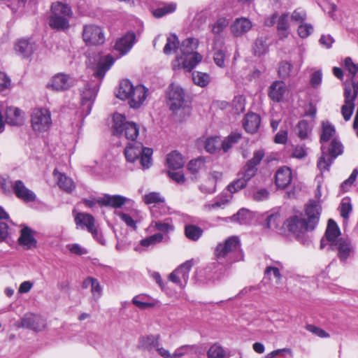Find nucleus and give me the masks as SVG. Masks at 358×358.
<instances>
[{
	"mask_svg": "<svg viewBox=\"0 0 358 358\" xmlns=\"http://www.w3.org/2000/svg\"><path fill=\"white\" fill-rule=\"evenodd\" d=\"M76 83L73 78L68 74L57 73L55 75L47 87L57 92H62L69 90Z\"/></svg>",
	"mask_w": 358,
	"mask_h": 358,
	"instance_id": "2eb2a0df",
	"label": "nucleus"
},
{
	"mask_svg": "<svg viewBox=\"0 0 358 358\" xmlns=\"http://www.w3.org/2000/svg\"><path fill=\"white\" fill-rule=\"evenodd\" d=\"M252 217V215L250 210L242 208L234 214L231 219L233 222H236L241 224H245L250 222Z\"/></svg>",
	"mask_w": 358,
	"mask_h": 358,
	"instance_id": "a19ab883",
	"label": "nucleus"
},
{
	"mask_svg": "<svg viewBox=\"0 0 358 358\" xmlns=\"http://www.w3.org/2000/svg\"><path fill=\"white\" fill-rule=\"evenodd\" d=\"M293 66L291 63L287 61L280 62L278 65V75L280 78L285 79L292 76Z\"/></svg>",
	"mask_w": 358,
	"mask_h": 358,
	"instance_id": "3c124183",
	"label": "nucleus"
},
{
	"mask_svg": "<svg viewBox=\"0 0 358 358\" xmlns=\"http://www.w3.org/2000/svg\"><path fill=\"white\" fill-rule=\"evenodd\" d=\"M117 215L121 218V220L125 222V224L133 229L136 228V222L133 220V218L127 213L119 212L117 213Z\"/></svg>",
	"mask_w": 358,
	"mask_h": 358,
	"instance_id": "338daca9",
	"label": "nucleus"
},
{
	"mask_svg": "<svg viewBox=\"0 0 358 358\" xmlns=\"http://www.w3.org/2000/svg\"><path fill=\"white\" fill-rule=\"evenodd\" d=\"M306 330L317 336L320 338H329V334L324 329L317 327L313 324H308L306 327Z\"/></svg>",
	"mask_w": 358,
	"mask_h": 358,
	"instance_id": "bf43d9fd",
	"label": "nucleus"
},
{
	"mask_svg": "<svg viewBox=\"0 0 358 358\" xmlns=\"http://www.w3.org/2000/svg\"><path fill=\"white\" fill-rule=\"evenodd\" d=\"M179 40L178 36L173 34L167 38L166 43L164 48L163 52L166 55L171 54L173 50L178 48Z\"/></svg>",
	"mask_w": 358,
	"mask_h": 358,
	"instance_id": "de8ad7c7",
	"label": "nucleus"
},
{
	"mask_svg": "<svg viewBox=\"0 0 358 358\" xmlns=\"http://www.w3.org/2000/svg\"><path fill=\"white\" fill-rule=\"evenodd\" d=\"M194 83L200 87H206L210 81V76L206 73L195 71L192 73Z\"/></svg>",
	"mask_w": 358,
	"mask_h": 358,
	"instance_id": "a18cd8bd",
	"label": "nucleus"
},
{
	"mask_svg": "<svg viewBox=\"0 0 358 358\" xmlns=\"http://www.w3.org/2000/svg\"><path fill=\"white\" fill-rule=\"evenodd\" d=\"M252 27L251 21L246 17L236 19L231 26V31L234 36L240 37L249 31Z\"/></svg>",
	"mask_w": 358,
	"mask_h": 358,
	"instance_id": "412c9836",
	"label": "nucleus"
},
{
	"mask_svg": "<svg viewBox=\"0 0 358 358\" xmlns=\"http://www.w3.org/2000/svg\"><path fill=\"white\" fill-rule=\"evenodd\" d=\"M185 234L187 238L195 241L202 236L203 230L198 226L187 224L185 227Z\"/></svg>",
	"mask_w": 358,
	"mask_h": 358,
	"instance_id": "37998d69",
	"label": "nucleus"
},
{
	"mask_svg": "<svg viewBox=\"0 0 358 358\" xmlns=\"http://www.w3.org/2000/svg\"><path fill=\"white\" fill-rule=\"evenodd\" d=\"M159 336L150 335L140 338L139 345L143 350H152L158 348Z\"/></svg>",
	"mask_w": 358,
	"mask_h": 358,
	"instance_id": "473e14b6",
	"label": "nucleus"
},
{
	"mask_svg": "<svg viewBox=\"0 0 358 358\" xmlns=\"http://www.w3.org/2000/svg\"><path fill=\"white\" fill-rule=\"evenodd\" d=\"M193 266V261L188 260L181 264L177 269L178 271V275H180L181 280L185 285L189 278V273Z\"/></svg>",
	"mask_w": 358,
	"mask_h": 358,
	"instance_id": "49530a36",
	"label": "nucleus"
},
{
	"mask_svg": "<svg viewBox=\"0 0 358 358\" xmlns=\"http://www.w3.org/2000/svg\"><path fill=\"white\" fill-rule=\"evenodd\" d=\"M341 235L340 229L336 224V222L332 219H329L328 220L327 229L325 231V238L328 242L329 245H331V243L337 241Z\"/></svg>",
	"mask_w": 358,
	"mask_h": 358,
	"instance_id": "cd10ccee",
	"label": "nucleus"
},
{
	"mask_svg": "<svg viewBox=\"0 0 358 358\" xmlns=\"http://www.w3.org/2000/svg\"><path fill=\"white\" fill-rule=\"evenodd\" d=\"M336 133V130L334 126L327 122H323L322 124V132L320 136V143L324 144L328 142Z\"/></svg>",
	"mask_w": 358,
	"mask_h": 358,
	"instance_id": "c03bdc74",
	"label": "nucleus"
},
{
	"mask_svg": "<svg viewBox=\"0 0 358 358\" xmlns=\"http://www.w3.org/2000/svg\"><path fill=\"white\" fill-rule=\"evenodd\" d=\"M344 65L345 70L348 72V76H350V83H348L347 81L345 83L352 88V82H357V80H355V76L358 73V64L354 63L350 57H346L344 61ZM352 90H353V89Z\"/></svg>",
	"mask_w": 358,
	"mask_h": 358,
	"instance_id": "e433bc0d",
	"label": "nucleus"
},
{
	"mask_svg": "<svg viewBox=\"0 0 358 358\" xmlns=\"http://www.w3.org/2000/svg\"><path fill=\"white\" fill-rule=\"evenodd\" d=\"M166 164L171 169H181L185 164L182 155L177 150L172 151L166 156Z\"/></svg>",
	"mask_w": 358,
	"mask_h": 358,
	"instance_id": "c85d7f7f",
	"label": "nucleus"
},
{
	"mask_svg": "<svg viewBox=\"0 0 358 358\" xmlns=\"http://www.w3.org/2000/svg\"><path fill=\"white\" fill-rule=\"evenodd\" d=\"M228 24L229 22L226 18L220 17L212 25L211 31L214 34L220 35Z\"/></svg>",
	"mask_w": 358,
	"mask_h": 358,
	"instance_id": "5fc2aeb1",
	"label": "nucleus"
},
{
	"mask_svg": "<svg viewBox=\"0 0 358 358\" xmlns=\"http://www.w3.org/2000/svg\"><path fill=\"white\" fill-rule=\"evenodd\" d=\"M352 211V205L348 201H343L340 206L341 215L347 219Z\"/></svg>",
	"mask_w": 358,
	"mask_h": 358,
	"instance_id": "69168bd1",
	"label": "nucleus"
},
{
	"mask_svg": "<svg viewBox=\"0 0 358 358\" xmlns=\"http://www.w3.org/2000/svg\"><path fill=\"white\" fill-rule=\"evenodd\" d=\"M329 247L331 250L337 252V256L342 262H345L355 252L351 241L347 238L341 237Z\"/></svg>",
	"mask_w": 358,
	"mask_h": 358,
	"instance_id": "f8f14e48",
	"label": "nucleus"
},
{
	"mask_svg": "<svg viewBox=\"0 0 358 358\" xmlns=\"http://www.w3.org/2000/svg\"><path fill=\"white\" fill-rule=\"evenodd\" d=\"M24 113L18 108L10 106L6 110V122L11 126H22L24 123Z\"/></svg>",
	"mask_w": 358,
	"mask_h": 358,
	"instance_id": "f3484780",
	"label": "nucleus"
},
{
	"mask_svg": "<svg viewBox=\"0 0 358 358\" xmlns=\"http://www.w3.org/2000/svg\"><path fill=\"white\" fill-rule=\"evenodd\" d=\"M167 174L170 178L178 184H183L185 182V176L181 171L173 172L168 171Z\"/></svg>",
	"mask_w": 358,
	"mask_h": 358,
	"instance_id": "0e129e2a",
	"label": "nucleus"
},
{
	"mask_svg": "<svg viewBox=\"0 0 358 358\" xmlns=\"http://www.w3.org/2000/svg\"><path fill=\"white\" fill-rule=\"evenodd\" d=\"M306 18V13L303 10L296 9L293 11L291 19L296 23H303Z\"/></svg>",
	"mask_w": 358,
	"mask_h": 358,
	"instance_id": "e2e57ef3",
	"label": "nucleus"
},
{
	"mask_svg": "<svg viewBox=\"0 0 358 358\" xmlns=\"http://www.w3.org/2000/svg\"><path fill=\"white\" fill-rule=\"evenodd\" d=\"M152 155V150L149 148H145L143 149V152L140 155V162L141 164L144 168H149L151 164V156Z\"/></svg>",
	"mask_w": 358,
	"mask_h": 358,
	"instance_id": "4d7b16f0",
	"label": "nucleus"
},
{
	"mask_svg": "<svg viewBox=\"0 0 358 358\" xmlns=\"http://www.w3.org/2000/svg\"><path fill=\"white\" fill-rule=\"evenodd\" d=\"M321 209V206L317 202L310 201L306 208V219L294 215L287 219L284 224L289 232L299 237L307 231H312L315 228L320 220Z\"/></svg>",
	"mask_w": 358,
	"mask_h": 358,
	"instance_id": "f257e3e1",
	"label": "nucleus"
},
{
	"mask_svg": "<svg viewBox=\"0 0 358 358\" xmlns=\"http://www.w3.org/2000/svg\"><path fill=\"white\" fill-rule=\"evenodd\" d=\"M275 184L278 187L281 189L286 188L292 182V175L289 168L280 167L275 173Z\"/></svg>",
	"mask_w": 358,
	"mask_h": 358,
	"instance_id": "b1692460",
	"label": "nucleus"
},
{
	"mask_svg": "<svg viewBox=\"0 0 358 358\" xmlns=\"http://www.w3.org/2000/svg\"><path fill=\"white\" fill-rule=\"evenodd\" d=\"M52 124L50 112L46 108H35L31 114V126L36 133L46 131Z\"/></svg>",
	"mask_w": 358,
	"mask_h": 358,
	"instance_id": "6e6552de",
	"label": "nucleus"
},
{
	"mask_svg": "<svg viewBox=\"0 0 358 358\" xmlns=\"http://www.w3.org/2000/svg\"><path fill=\"white\" fill-rule=\"evenodd\" d=\"M15 325L18 328H27L35 331H41L45 327V321L39 315L27 313L16 322Z\"/></svg>",
	"mask_w": 358,
	"mask_h": 358,
	"instance_id": "ddd939ff",
	"label": "nucleus"
},
{
	"mask_svg": "<svg viewBox=\"0 0 358 358\" xmlns=\"http://www.w3.org/2000/svg\"><path fill=\"white\" fill-rule=\"evenodd\" d=\"M73 17L71 6L62 1H56L51 5V13L48 24L54 30L65 31L70 27V20Z\"/></svg>",
	"mask_w": 358,
	"mask_h": 358,
	"instance_id": "20e7f679",
	"label": "nucleus"
},
{
	"mask_svg": "<svg viewBox=\"0 0 358 358\" xmlns=\"http://www.w3.org/2000/svg\"><path fill=\"white\" fill-rule=\"evenodd\" d=\"M113 63L114 59L112 56L108 55L102 57L94 72V76L97 78L102 79L106 71L112 66Z\"/></svg>",
	"mask_w": 358,
	"mask_h": 358,
	"instance_id": "bb28decb",
	"label": "nucleus"
},
{
	"mask_svg": "<svg viewBox=\"0 0 358 358\" xmlns=\"http://www.w3.org/2000/svg\"><path fill=\"white\" fill-rule=\"evenodd\" d=\"M91 292L96 300L99 299L102 294V287L96 278H94L93 283L91 285Z\"/></svg>",
	"mask_w": 358,
	"mask_h": 358,
	"instance_id": "680f3d73",
	"label": "nucleus"
},
{
	"mask_svg": "<svg viewBox=\"0 0 358 358\" xmlns=\"http://www.w3.org/2000/svg\"><path fill=\"white\" fill-rule=\"evenodd\" d=\"M313 31V27L310 24H301L298 28V34L301 38L308 37Z\"/></svg>",
	"mask_w": 358,
	"mask_h": 358,
	"instance_id": "052dcab7",
	"label": "nucleus"
},
{
	"mask_svg": "<svg viewBox=\"0 0 358 358\" xmlns=\"http://www.w3.org/2000/svg\"><path fill=\"white\" fill-rule=\"evenodd\" d=\"M185 94L183 89L178 85H171L168 93L167 104L173 112L184 109L186 106Z\"/></svg>",
	"mask_w": 358,
	"mask_h": 358,
	"instance_id": "9d476101",
	"label": "nucleus"
},
{
	"mask_svg": "<svg viewBox=\"0 0 358 358\" xmlns=\"http://www.w3.org/2000/svg\"><path fill=\"white\" fill-rule=\"evenodd\" d=\"M142 143L139 142H133L128 144L124 149V155L129 162H134L139 159L140 155L143 152Z\"/></svg>",
	"mask_w": 358,
	"mask_h": 358,
	"instance_id": "393cba45",
	"label": "nucleus"
},
{
	"mask_svg": "<svg viewBox=\"0 0 358 358\" xmlns=\"http://www.w3.org/2000/svg\"><path fill=\"white\" fill-rule=\"evenodd\" d=\"M151 226L155 227L157 230L164 233H169V231H173L174 229L173 226L169 222H162L156 220H153L152 222Z\"/></svg>",
	"mask_w": 358,
	"mask_h": 358,
	"instance_id": "13d9d810",
	"label": "nucleus"
},
{
	"mask_svg": "<svg viewBox=\"0 0 358 358\" xmlns=\"http://www.w3.org/2000/svg\"><path fill=\"white\" fill-rule=\"evenodd\" d=\"M35 231L30 227L24 226L21 229L20 236L18 238V243L26 250L36 248L37 241L34 237Z\"/></svg>",
	"mask_w": 358,
	"mask_h": 358,
	"instance_id": "dca6fc26",
	"label": "nucleus"
},
{
	"mask_svg": "<svg viewBox=\"0 0 358 358\" xmlns=\"http://www.w3.org/2000/svg\"><path fill=\"white\" fill-rule=\"evenodd\" d=\"M215 255L220 264H231L243 259V252L238 237L231 236L224 242L219 243L215 248Z\"/></svg>",
	"mask_w": 358,
	"mask_h": 358,
	"instance_id": "7ed1b4c3",
	"label": "nucleus"
},
{
	"mask_svg": "<svg viewBox=\"0 0 358 358\" xmlns=\"http://www.w3.org/2000/svg\"><path fill=\"white\" fill-rule=\"evenodd\" d=\"M289 28V14L283 13L278 17L277 23V30L280 39L288 36Z\"/></svg>",
	"mask_w": 358,
	"mask_h": 358,
	"instance_id": "2f4dec72",
	"label": "nucleus"
},
{
	"mask_svg": "<svg viewBox=\"0 0 358 358\" xmlns=\"http://www.w3.org/2000/svg\"><path fill=\"white\" fill-rule=\"evenodd\" d=\"M266 36L257 37L252 45V51L255 56H261L268 50V45Z\"/></svg>",
	"mask_w": 358,
	"mask_h": 358,
	"instance_id": "c9c22d12",
	"label": "nucleus"
},
{
	"mask_svg": "<svg viewBox=\"0 0 358 358\" xmlns=\"http://www.w3.org/2000/svg\"><path fill=\"white\" fill-rule=\"evenodd\" d=\"M176 8L177 4L176 3H165L155 9L152 13L155 17L160 18L167 14L173 13L176 10Z\"/></svg>",
	"mask_w": 358,
	"mask_h": 358,
	"instance_id": "58836bf2",
	"label": "nucleus"
},
{
	"mask_svg": "<svg viewBox=\"0 0 358 358\" xmlns=\"http://www.w3.org/2000/svg\"><path fill=\"white\" fill-rule=\"evenodd\" d=\"M53 174L57 178V185L61 189L66 192H71L74 189L75 184L71 178L58 172L57 169L54 170Z\"/></svg>",
	"mask_w": 358,
	"mask_h": 358,
	"instance_id": "7c9ffc66",
	"label": "nucleus"
},
{
	"mask_svg": "<svg viewBox=\"0 0 358 358\" xmlns=\"http://www.w3.org/2000/svg\"><path fill=\"white\" fill-rule=\"evenodd\" d=\"M98 89V85L94 82L85 83L80 89L81 111L85 116L88 115L91 112Z\"/></svg>",
	"mask_w": 358,
	"mask_h": 358,
	"instance_id": "0eeeda50",
	"label": "nucleus"
},
{
	"mask_svg": "<svg viewBox=\"0 0 358 358\" xmlns=\"http://www.w3.org/2000/svg\"><path fill=\"white\" fill-rule=\"evenodd\" d=\"M222 148V140L218 136H212L206 139L205 149L209 153H215Z\"/></svg>",
	"mask_w": 358,
	"mask_h": 358,
	"instance_id": "79ce46f5",
	"label": "nucleus"
},
{
	"mask_svg": "<svg viewBox=\"0 0 358 358\" xmlns=\"http://www.w3.org/2000/svg\"><path fill=\"white\" fill-rule=\"evenodd\" d=\"M281 223L282 220L279 215L271 214L266 217L265 224L268 229H276L280 227Z\"/></svg>",
	"mask_w": 358,
	"mask_h": 358,
	"instance_id": "6e6d98bb",
	"label": "nucleus"
},
{
	"mask_svg": "<svg viewBox=\"0 0 358 358\" xmlns=\"http://www.w3.org/2000/svg\"><path fill=\"white\" fill-rule=\"evenodd\" d=\"M139 133V127L134 122L127 121L126 117L120 113L113 115V134L134 141Z\"/></svg>",
	"mask_w": 358,
	"mask_h": 358,
	"instance_id": "39448f33",
	"label": "nucleus"
},
{
	"mask_svg": "<svg viewBox=\"0 0 358 358\" xmlns=\"http://www.w3.org/2000/svg\"><path fill=\"white\" fill-rule=\"evenodd\" d=\"M294 131L301 140H304L309 138L312 131V127L308 121L303 120L298 122Z\"/></svg>",
	"mask_w": 358,
	"mask_h": 358,
	"instance_id": "f704fd0d",
	"label": "nucleus"
},
{
	"mask_svg": "<svg viewBox=\"0 0 358 358\" xmlns=\"http://www.w3.org/2000/svg\"><path fill=\"white\" fill-rule=\"evenodd\" d=\"M287 91L285 83L282 81L276 80L268 87V94L273 101L278 103L282 101Z\"/></svg>",
	"mask_w": 358,
	"mask_h": 358,
	"instance_id": "6ab92c4d",
	"label": "nucleus"
},
{
	"mask_svg": "<svg viewBox=\"0 0 358 358\" xmlns=\"http://www.w3.org/2000/svg\"><path fill=\"white\" fill-rule=\"evenodd\" d=\"M213 60L217 66L220 68L225 66V58H226V48L224 45L220 44V46H215L213 49Z\"/></svg>",
	"mask_w": 358,
	"mask_h": 358,
	"instance_id": "ea45409f",
	"label": "nucleus"
},
{
	"mask_svg": "<svg viewBox=\"0 0 358 358\" xmlns=\"http://www.w3.org/2000/svg\"><path fill=\"white\" fill-rule=\"evenodd\" d=\"M148 90L143 85H138L135 87L129 96V104L131 108H138L141 106L147 96Z\"/></svg>",
	"mask_w": 358,
	"mask_h": 358,
	"instance_id": "5701e85b",
	"label": "nucleus"
},
{
	"mask_svg": "<svg viewBox=\"0 0 358 358\" xmlns=\"http://www.w3.org/2000/svg\"><path fill=\"white\" fill-rule=\"evenodd\" d=\"M135 41L136 34L134 32H128L116 41L115 48L120 54L124 55L131 49Z\"/></svg>",
	"mask_w": 358,
	"mask_h": 358,
	"instance_id": "aec40b11",
	"label": "nucleus"
},
{
	"mask_svg": "<svg viewBox=\"0 0 358 358\" xmlns=\"http://www.w3.org/2000/svg\"><path fill=\"white\" fill-rule=\"evenodd\" d=\"M83 38L87 45H99L105 41L103 29L94 24H87L83 27Z\"/></svg>",
	"mask_w": 358,
	"mask_h": 358,
	"instance_id": "1a4fd4ad",
	"label": "nucleus"
},
{
	"mask_svg": "<svg viewBox=\"0 0 358 358\" xmlns=\"http://www.w3.org/2000/svg\"><path fill=\"white\" fill-rule=\"evenodd\" d=\"M134 88L135 87H134L129 80H122L120 83L117 96L122 100L128 99L129 96H131V93Z\"/></svg>",
	"mask_w": 358,
	"mask_h": 358,
	"instance_id": "72a5a7b5",
	"label": "nucleus"
},
{
	"mask_svg": "<svg viewBox=\"0 0 358 358\" xmlns=\"http://www.w3.org/2000/svg\"><path fill=\"white\" fill-rule=\"evenodd\" d=\"M241 138V134L232 133L224 140L222 141V149L227 152L234 144L237 143Z\"/></svg>",
	"mask_w": 358,
	"mask_h": 358,
	"instance_id": "09e8293b",
	"label": "nucleus"
},
{
	"mask_svg": "<svg viewBox=\"0 0 358 358\" xmlns=\"http://www.w3.org/2000/svg\"><path fill=\"white\" fill-rule=\"evenodd\" d=\"M248 182L241 176H238V178L231 182L227 188L231 193H236L243 189L247 185Z\"/></svg>",
	"mask_w": 358,
	"mask_h": 358,
	"instance_id": "603ef678",
	"label": "nucleus"
},
{
	"mask_svg": "<svg viewBox=\"0 0 358 358\" xmlns=\"http://www.w3.org/2000/svg\"><path fill=\"white\" fill-rule=\"evenodd\" d=\"M208 358H225L224 350L217 344H214L207 352Z\"/></svg>",
	"mask_w": 358,
	"mask_h": 358,
	"instance_id": "864d4df0",
	"label": "nucleus"
},
{
	"mask_svg": "<svg viewBox=\"0 0 358 358\" xmlns=\"http://www.w3.org/2000/svg\"><path fill=\"white\" fill-rule=\"evenodd\" d=\"M143 201L146 204H153L150 208V211L155 218L159 217L158 210H162V213H166L168 211L164 198L161 196L158 192H153L144 195Z\"/></svg>",
	"mask_w": 358,
	"mask_h": 358,
	"instance_id": "4468645a",
	"label": "nucleus"
},
{
	"mask_svg": "<svg viewBox=\"0 0 358 358\" xmlns=\"http://www.w3.org/2000/svg\"><path fill=\"white\" fill-rule=\"evenodd\" d=\"M205 159L199 157L196 159H192L187 164L188 170L193 174L199 173L205 166Z\"/></svg>",
	"mask_w": 358,
	"mask_h": 358,
	"instance_id": "8fccbe9b",
	"label": "nucleus"
},
{
	"mask_svg": "<svg viewBox=\"0 0 358 358\" xmlns=\"http://www.w3.org/2000/svg\"><path fill=\"white\" fill-rule=\"evenodd\" d=\"M199 41L195 38H188L182 41L178 46L181 56H177L172 62L173 70L183 69L190 72L199 62L203 57L201 54L195 52L198 48Z\"/></svg>",
	"mask_w": 358,
	"mask_h": 358,
	"instance_id": "f03ea898",
	"label": "nucleus"
},
{
	"mask_svg": "<svg viewBox=\"0 0 358 358\" xmlns=\"http://www.w3.org/2000/svg\"><path fill=\"white\" fill-rule=\"evenodd\" d=\"M67 248L71 253L78 255H85L87 253V250L86 249L82 248L80 245L76 243L68 245Z\"/></svg>",
	"mask_w": 358,
	"mask_h": 358,
	"instance_id": "774afa93",
	"label": "nucleus"
},
{
	"mask_svg": "<svg viewBox=\"0 0 358 358\" xmlns=\"http://www.w3.org/2000/svg\"><path fill=\"white\" fill-rule=\"evenodd\" d=\"M13 189L17 197L24 201L29 202L36 200L35 194L27 189L22 180H16L12 184Z\"/></svg>",
	"mask_w": 358,
	"mask_h": 358,
	"instance_id": "a211bd4d",
	"label": "nucleus"
},
{
	"mask_svg": "<svg viewBox=\"0 0 358 358\" xmlns=\"http://www.w3.org/2000/svg\"><path fill=\"white\" fill-rule=\"evenodd\" d=\"M128 201L129 199L121 195L106 194L103 197L98 199V203L101 206L119 208Z\"/></svg>",
	"mask_w": 358,
	"mask_h": 358,
	"instance_id": "4be33fe9",
	"label": "nucleus"
},
{
	"mask_svg": "<svg viewBox=\"0 0 358 358\" xmlns=\"http://www.w3.org/2000/svg\"><path fill=\"white\" fill-rule=\"evenodd\" d=\"M261 123V117L259 115L251 113H248L243 122V125L245 131L250 134H255L257 131Z\"/></svg>",
	"mask_w": 358,
	"mask_h": 358,
	"instance_id": "a878e982",
	"label": "nucleus"
},
{
	"mask_svg": "<svg viewBox=\"0 0 358 358\" xmlns=\"http://www.w3.org/2000/svg\"><path fill=\"white\" fill-rule=\"evenodd\" d=\"M75 222L77 226H80L83 229L92 230V227L94 225V217L88 213H78L75 215Z\"/></svg>",
	"mask_w": 358,
	"mask_h": 358,
	"instance_id": "c756f323",
	"label": "nucleus"
},
{
	"mask_svg": "<svg viewBox=\"0 0 358 358\" xmlns=\"http://www.w3.org/2000/svg\"><path fill=\"white\" fill-rule=\"evenodd\" d=\"M264 155L265 152L262 149L255 151L252 158L247 162L242 170L238 172V176H241L248 182L256 175L257 166L260 164Z\"/></svg>",
	"mask_w": 358,
	"mask_h": 358,
	"instance_id": "9b49d317",
	"label": "nucleus"
},
{
	"mask_svg": "<svg viewBox=\"0 0 358 358\" xmlns=\"http://www.w3.org/2000/svg\"><path fill=\"white\" fill-rule=\"evenodd\" d=\"M15 50L23 57H28L34 52V45L27 40H20L15 45Z\"/></svg>",
	"mask_w": 358,
	"mask_h": 358,
	"instance_id": "4c0bfd02",
	"label": "nucleus"
},
{
	"mask_svg": "<svg viewBox=\"0 0 358 358\" xmlns=\"http://www.w3.org/2000/svg\"><path fill=\"white\" fill-rule=\"evenodd\" d=\"M321 150L322 155L318 160L317 167L323 172L329 170V167L335 159L343 153V147L337 139H333L327 147L322 144Z\"/></svg>",
	"mask_w": 358,
	"mask_h": 358,
	"instance_id": "423d86ee",
	"label": "nucleus"
}]
</instances>
